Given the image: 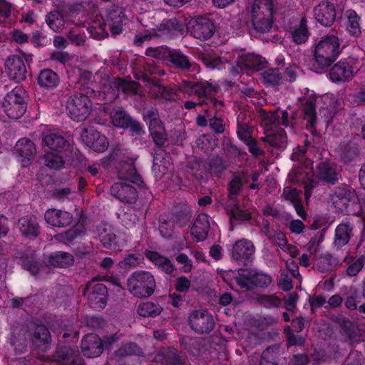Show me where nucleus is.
Returning a JSON list of instances; mask_svg holds the SVG:
<instances>
[{
  "label": "nucleus",
  "instance_id": "nucleus-1",
  "mask_svg": "<svg viewBox=\"0 0 365 365\" xmlns=\"http://www.w3.org/2000/svg\"><path fill=\"white\" fill-rule=\"evenodd\" d=\"M340 53V43L337 36L333 34L323 36L315 46L312 68L316 72H321L329 67Z\"/></svg>",
  "mask_w": 365,
  "mask_h": 365
},
{
  "label": "nucleus",
  "instance_id": "nucleus-2",
  "mask_svg": "<svg viewBox=\"0 0 365 365\" xmlns=\"http://www.w3.org/2000/svg\"><path fill=\"white\" fill-rule=\"evenodd\" d=\"M27 93L21 86H16L9 91L1 103L4 114L9 118L18 119L25 113L27 107Z\"/></svg>",
  "mask_w": 365,
  "mask_h": 365
},
{
  "label": "nucleus",
  "instance_id": "nucleus-3",
  "mask_svg": "<svg viewBox=\"0 0 365 365\" xmlns=\"http://www.w3.org/2000/svg\"><path fill=\"white\" fill-rule=\"evenodd\" d=\"M154 277L147 271L135 272L128 279V289L134 296L148 297L155 289Z\"/></svg>",
  "mask_w": 365,
  "mask_h": 365
},
{
  "label": "nucleus",
  "instance_id": "nucleus-4",
  "mask_svg": "<svg viewBox=\"0 0 365 365\" xmlns=\"http://www.w3.org/2000/svg\"><path fill=\"white\" fill-rule=\"evenodd\" d=\"M66 111L73 120H85L91 112V101L82 94L70 96L66 101Z\"/></svg>",
  "mask_w": 365,
  "mask_h": 365
},
{
  "label": "nucleus",
  "instance_id": "nucleus-5",
  "mask_svg": "<svg viewBox=\"0 0 365 365\" xmlns=\"http://www.w3.org/2000/svg\"><path fill=\"white\" fill-rule=\"evenodd\" d=\"M107 287L96 279L89 282L83 294L87 298L91 307L95 309H103L107 302Z\"/></svg>",
  "mask_w": 365,
  "mask_h": 365
},
{
  "label": "nucleus",
  "instance_id": "nucleus-6",
  "mask_svg": "<svg viewBox=\"0 0 365 365\" xmlns=\"http://www.w3.org/2000/svg\"><path fill=\"white\" fill-rule=\"evenodd\" d=\"M314 176L327 185H333L339 182L340 173L335 163L330 160H324L317 164Z\"/></svg>",
  "mask_w": 365,
  "mask_h": 365
},
{
  "label": "nucleus",
  "instance_id": "nucleus-7",
  "mask_svg": "<svg viewBox=\"0 0 365 365\" xmlns=\"http://www.w3.org/2000/svg\"><path fill=\"white\" fill-rule=\"evenodd\" d=\"M316 21L323 26H331L336 18L334 4L329 1H322L314 8Z\"/></svg>",
  "mask_w": 365,
  "mask_h": 365
},
{
  "label": "nucleus",
  "instance_id": "nucleus-8",
  "mask_svg": "<svg viewBox=\"0 0 365 365\" xmlns=\"http://www.w3.org/2000/svg\"><path fill=\"white\" fill-rule=\"evenodd\" d=\"M81 139L88 147L96 152H103L108 146L106 138L92 127L83 130Z\"/></svg>",
  "mask_w": 365,
  "mask_h": 365
},
{
  "label": "nucleus",
  "instance_id": "nucleus-9",
  "mask_svg": "<svg viewBox=\"0 0 365 365\" xmlns=\"http://www.w3.org/2000/svg\"><path fill=\"white\" fill-rule=\"evenodd\" d=\"M190 324L192 329L200 334L210 331L215 325L214 319L206 311H196L190 317Z\"/></svg>",
  "mask_w": 365,
  "mask_h": 365
},
{
  "label": "nucleus",
  "instance_id": "nucleus-10",
  "mask_svg": "<svg viewBox=\"0 0 365 365\" xmlns=\"http://www.w3.org/2000/svg\"><path fill=\"white\" fill-rule=\"evenodd\" d=\"M15 152L22 166H27L34 159L36 147L30 140L21 138L16 143Z\"/></svg>",
  "mask_w": 365,
  "mask_h": 365
},
{
  "label": "nucleus",
  "instance_id": "nucleus-11",
  "mask_svg": "<svg viewBox=\"0 0 365 365\" xmlns=\"http://www.w3.org/2000/svg\"><path fill=\"white\" fill-rule=\"evenodd\" d=\"M356 196L355 190L346 184L334 187L330 194L331 200L336 206L341 205L346 207L354 201Z\"/></svg>",
  "mask_w": 365,
  "mask_h": 365
},
{
  "label": "nucleus",
  "instance_id": "nucleus-12",
  "mask_svg": "<svg viewBox=\"0 0 365 365\" xmlns=\"http://www.w3.org/2000/svg\"><path fill=\"white\" fill-rule=\"evenodd\" d=\"M5 69L11 79L20 81L26 78V66L21 57L12 56L5 62Z\"/></svg>",
  "mask_w": 365,
  "mask_h": 365
},
{
  "label": "nucleus",
  "instance_id": "nucleus-13",
  "mask_svg": "<svg viewBox=\"0 0 365 365\" xmlns=\"http://www.w3.org/2000/svg\"><path fill=\"white\" fill-rule=\"evenodd\" d=\"M192 34L196 38L206 40L210 38L215 31L213 22L207 17L197 18L192 24Z\"/></svg>",
  "mask_w": 365,
  "mask_h": 365
},
{
  "label": "nucleus",
  "instance_id": "nucleus-14",
  "mask_svg": "<svg viewBox=\"0 0 365 365\" xmlns=\"http://www.w3.org/2000/svg\"><path fill=\"white\" fill-rule=\"evenodd\" d=\"M81 349L83 354L87 357H97L103 351V343L98 336L91 334L84 337Z\"/></svg>",
  "mask_w": 365,
  "mask_h": 365
},
{
  "label": "nucleus",
  "instance_id": "nucleus-15",
  "mask_svg": "<svg viewBox=\"0 0 365 365\" xmlns=\"http://www.w3.org/2000/svg\"><path fill=\"white\" fill-rule=\"evenodd\" d=\"M360 146L355 139L344 140L339 146V154L344 163L356 160L360 155Z\"/></svg>",
  "mask_w": 365,
  "mask_h": 365
},
{
  "label": "nucleus",
  "instance_id": "nucleus-16",
  "mask_svg": "<svg viewBox=\"0 0 365 365\" xmlns=\"http://www.w3.org/2000/svg\"><path fill=\"white\" fill-rule=\"evenodd\" d=\"M73 217L71 213L56 209H49L45 212L46 222L53 227H65L72 221Z\"/></svg>",
  "mask_w": 365,
  "mask_h": 365
},
{
  "label": "nucleus",
  "instance_id": "nucleus-17",
  "mask_svg": "<svg viewBox=\"0 0 365 365\" xmlns=\"http://www.w3.org/2000/svg\"><path fill=\"white\" fill-rule=\"evenodd\" d=\"M353 68L346 61H340L334 64L329 71V76L334 82L349 80L353 76Z\"/></svg>",
  "mask_w": 365,
  "mask_h": 365
},
{
  "label": "nucleus",
  "instance_id": "nucleus-18",
  "mask_svg": "<svg viewBox=\"0 0 365 365\" xmlns=\"http://www.w3.org/2000/svg\"><path fill=\"white\" fill-rule=\"evenodd\" d=\"M210 228L209 217L206 214H200L190 229V234L196 242L204 240Z\"/></svg>",
  "mask_w": 365,
  "mask_h": 365
},
{
  "label": "nucleus",
  "instance_id": "nucleus-19",
  "mask_svg": "<svg viewBox=\"0 0 365 365\" xmlns=\"http://www.w3.org/2000/svg\"><path fill=\"white\" fill-rule=\"evenodd\" d=\"M353 225L349 222L340 223L335 229L333 245L337 250L347 245L353 237Z\"/></svg>",
  "mask_w": 365,
  "mask_h": 365
},
{
  "label": "nucleus",
  "instance_id": "nucleus-20",
  "mask_svg": "<svg viewBox=\"0 0 365 365\" xmlns=\"http://www.w3.org/2000/svg\"><path fill=\"white\" fill-rule=\"evenodd\" d=\"M110 192L115 197L128 203L134 202L137 199L135 189L125 183H115L111 187Z\"/></svg>",
  "mask_w": 365,
  "mask_h": 365
},
{
  "label": "nucleus",
  "instance_id": "nucleus-21",
  "mask_svg": "<svg viewBox=\"0 0 365 365\" xmlns=\"http://www.w3.org/2000/svg\"><path fill=\"white\" fill-rule=\"evenodd\" d=\"M144 118L148 122L150 133L153 140L157 145H163L166 140L165 129L157 115L153 112L152 115H145Z\"/></svg>",
  "mask_w": 365,
  "mask_h": 365
},
{
  "label": "nucleus",
  "instance_id": "nucleus-22",
  "mask_svg": "<svg viewBox=\"0 0 365 365\" xmlns=\"http://www.w3.org/2000/svg\"><path fill=\"white\" fill-rule=\"evenodd\" d=\"M45 133L43 142L51 151H60L66 145L65 139L56 130H51L47 125L43 126Z\"/></svg>",
  "mask_w": 365,
  "mask_h": 365
},
{
  "label": "nucleus",
  "instance_id": "nucleus-23",
  "mask_svg": "<svg viewBox=\"0 0 365 365\" xmlns=\"http://www.w3.org/2000/svg\"><path fill=\"white\" fill-rule=\"evenodd\" d=\"M171 170L170 158L163 150L155 152L153 156V171L158 178H162L169 170Z\"/></svg>",
  "mask_w": 365,
  "mask_h": 365
},
{
  "label": "nucleus",
  "instance_id": "nucleus-24",
  "mask_svg": "<svg viewBox=\"0 0 365 365\" xmlns=\"http://www.w3.org/2000/svg\"><path fill=\"white\" fill-rule=\"evenodd\" d=\"M87 24V30L93 38L100 39L108 36L107 24L105 23L101 16L96 14L95 16L91 17Z\"/></svg>",
  "mask_w": 365,
  "mask_h": 365
},
{
  "label": "nucleus",
  "instance_id": "nucleus-25",
  "mask_svg": "<svg viewBox=\"0 0 365 365\" xmlns=\"http://www.w3.org/2000/svg\"><path fill=\"white\" fill-rule=\"evenodd\" d=\"M97 237L105 247L119 250L123 247V245L115 242V235L108 225H103L97 229Z\"/></svg>",
  "mask_w": 365,
  "mask_h": 365
},
{
  "label": "nucleus",
  "instance_id": "nucleus-26",
  "mask_svg": "<svg viewBox=\"0 0 365 365\" xmlns=\"http://www.w3.org/2000/svg\"><path fill=\"white\" fill-rule=\"evenodd\" d=\"M232 259L237 262H245L251 255V244L247 240H240L233 245L231 251Z\"/></svg>",
  "mask_w": 365,
  "mask_h": 365
},
{
  "label": "nucleus",
  "instance_id": "nucleus-27",
  "mask_svg": "<svg viewBox=\"0 0 365 365\" xmlns=\"http://www.w3.org/2000/svg\"><path fill=\"white\" fill-rule=\"evenodd\" d=\"M17 227L21 235L28 239L36 237L39 234V226L34 218L25 217L21 218L17 224Z\"/></svg>",
  "mask_w": 365,
  "mask_h": 365
},
{
  "label": "nucleus",
  "instance_id": "nucleus-28",
  "mask_svg": "<svg viewBox=\"0 0 365 365\" xmlns=\"http://www.w3.org/2000/svg\"><path fill=\"white\" fill-rule=\"evenodd\" d=\"M272 12L259 11L252 14V26L255 31L259 33L269 31L272 25Z\"/></svg>",
  "mask_w": 365,
  "mask_h": 365
},
{
  "label": "nucleus",
  "instance_id": "nucleus-29",
  "mask_svg": "<svg viewBox=\"0 0 365 365\" xmlns=\"http://www.w3.org/2000/svg\"><path fill=\"white\" fill-rule=\"evenodd\" d=\"M38 84L46 89H53L58 86L60 80L58 74L51 69L42 70L38 76Z\"/></svg>",
  "mask_w": 365,
  "mask_h": 365
},
{
  "label": "nucleus",
  "instance_id": "nucleus-30",
  "mask_svg": "<svg viewBox=\"0 0 365 365\" xmlns=\"http://www.w3.org/2000/svg\"><path fill=\"white\" fill-rule=\"evenodd\" d=\"M108 16L109 18L108 27L111 33L114 35L120 34L122 31L123 25L125 24L124 21H126L123 9L118 8L111 11Z\"/></svg>",
  "mask_w": 365,
  "mask_h": 365
},
{
  "label": "nucleus",
  "instance_id": "nucleus-31",
  "mask_svg": "<svg viewBox=\"0 0 365 365\" xmlns=\"http://www.w3.org/2000/svg\"><path fill=\"white\" fill-rule=\"evenodd\" d=\"M254 113L255 115L259 116L262 125H264L267 130H274V127L277 128V120H279V118L278 112L269 113L260 108H256L255 110H252V114Z\"/></svg>",
  "mask_w": 365,
  "mask_h": 365
},
{
  "label": "nucleus",
  "instance_id": "nucleus-32",
  "mask_svg": "<svg viewBox=\"0 0 365 365\" xmlns=\"http://www.w3.org/2000/svg\"><path fill=\"white\" fill-rule=\"evenodd\" d=\"M270 131L271 133L267 134L262 140L274 148H281L285 147L287 143L285 131L278 128Z\"/></svg>",
  "mask_w": 365,
  "mask_h": 365
},
{
  "label": "nucleus",
  "instance_id": "nucleus-33",
  "mask_svg": "<svg viewBox=\"0 0 365 365\" xmlns=\"http://www.w3.org/2000/svg\"><path fill=\"white\" fill-rule=\"evenodd\" d=\"M145 257L155 266L166 273H171L174 269L171 262L167 257L160 255L156 252L147 251L145 252Z\"/></svg>",
  "mask_w": 365,
  "mask_h": 365
},
{
  "label": "nucleus",
  "instance_id": "nucleus-34",
  "mask_svg": "<svg viewBox=\"0 0 365 365\" xmlns=\"http://www.w3.org/2000/svg\"><path fill=\"white\" fill-rule=\"evenodd\" d=\"M280 346L273 344L264 349L261 356L259 365H279Z\"/></svg>",
  "mask_w": 365,
  "mask_h": 365
},
{
  "label": "nucleus",
  "instance_id": "nucleus-35",
  "mask_svg": "<svg viewBox=\"0 0 365 365\" xmlns=\"http://www.w3.org/2000/svg\"><path fill=\"white\" fill-rule=\"evenodd\" d=\"M244 115L240 113L237 116L238 129L237 135L239 138L247 146L248 150L251 152V130L248 123H245Z\"/></svg>",
  "mask_w": 365,
  "mask_h": 365
},
{
  "label": "nucleus",
  "instance_id": "nucleus-36",
  "mask_svg": "<svg viewBox=\"0 0 365 365\" xmlns=\"http://www.w3.org/2000/svg\"><path fill=\"white\" fill-rule=\"evenodd\" d=\"M344 262L347 265L346 274L350 277L356 276L362 269L365 264V257L346 256Z\"/></svg>",
  "mask_w": 365,
  "mask_h": 365
},
{
  "label": "nucleus",
  "instance_id": "nucleus-37",
  "mask_svg": "<svg viewBox=\"0 0 365 365\" xmlns=\"http://www.w3.org/2000/svg\"><path fill=\"white\" fill-rule=\"evenodd\" d=\"M307 23L306 17H302L298 26L291 32L292 40L297 44L305 43L309 38V33Z\"/></svg>",
  "mask_w": 365,
  "mask_h": 365
},
{
  "label": "nucleus",
  "instance_id": "nucleus-38",
  "mask_svg": "<svg viewBox=\"0 0 365 365\" xmlns=\"http://www.w3.org/2000/svg\"><path fill=\"white\" fill-rule=\"evenodd\" d=\"M252 300L259 306L264 307L267 309L273 307H279L282 304V300L280 297L275 294H261L252 296Z\"/></svg>",
  "mask_w": 365,
  "mask_h": 365
},
{
  "label": "nucleus",
  "instance_id": "nucleus-39",
  "mask_svg": "<svg viewBox=\"0 0 365 365\" xmlns=\"http://www.w3.org/2000/svg\"><path fill=\"white\" fill-rule=\"evenodd\" d=\"M50 334L44 325H38L34 332V342L42 350L47 349L50 342Z\"/></svg>",
  "mask_w": 365,
  "mask_h": 365
},
{
  "label": "nucleus",
  "instance_id": "nucleus-40",
  "mask_svg": "<svg viewBox=\"0 0 365 365\" xmlns=\"http://www.w3.org/2000/svg\"><path fill=\"white\" fill-rule=\"evenodd\" d=\"M48 263L57 267H67L73 264V257L66 252H56L50 256Z\"/></svg>",
  "mask_w": 365,
  "mask_h": 365
},
{
  "label": "nucleus",
  "instance_id": "nucleus-41",
  "mask_svg": "<svg viewBox=\"0 0 365 365\" xmlns=\"http://www.w3.org/2000/svg\"><path fill=\"white\" fill-rule=\"evenodd\" d=\"M162 310L159 304L152 302L141 303L138 307V313L143 317H155L161 313Z\"/></svg>",
  "mask_w": 365,
  "mask_h": 365
},
{
  "label": "nucleus",
  "instance_id": "nucleus-42",
  "mask_svg": "<svg viewBox=\"0 0 365 365\" xmlns=\"http://www.w3.org/2000/svg\"><path fill=\"white\" fill-rule=\"evenodd\" d=\"M302 110L303 118L307 122V126L309 125L311 129L315 130L317 122L315 103L312 101H307L302 105Z\"/></svg>",
  "mask_w": 365,
  "mask_h": 365
},
{
  "label": "nucleus",
  "instance_id": "nucleus-43",
  "mask_svg": "<svg viewBox=\"0 0 365 365\" xmlns=\"http://www.w3.org/2000/svg\"><path fill=\"white\" fill-rule=\"evenodd\" d=\"M346 16L348 19L347 31L353 36H359L361 33L359 24L360 17L354 10H348L346 11Z\"/></svg>",
  "mask_w": 365,
  "mask_h": 365
},
{
  "label": "nucleus",
  "instance_id": "nucleus-44",
  "mask_svg": "<svg viewBox=\"0 0 365 365\" xmlns=\"http://www.w3.org/2000/svg\"><path fill=\"white\" fill-rule=\"evenodd\" d=\"M110 118L112 124L117 128H125L129 126L130 118L120 108L114 109Z\"/></svg>",
  "mask_w": 365,
  "mask_h": 365
},
{
  "label": "nucleus",
  "instance_id": "nucleus-45",
  "mask_svg": "<svg viewBox=\"0 0 365 365\" xmlns=\"http://www.w3.org/2000/svg\"><path fill=\"white\" fill-rule=\"evenodd\" d=\"M165 25H160V29L157 30L154 29H148L145 31V34H139L135 38V44L140 46L143 41L150 39L154 36H161L167 34Z\"/></svg>",
  "mask_w": 365,
  "mask_h": 365
},
{
  "label": "nucleus",
  "instance_id": "nucleus-46",
  "mask_svg": "<svg viewBox=\"0 0 365 365\" xmlns=\"http://www.w3.org/2000/svg\"><path fill=\"white\" fill-rule=\"evenodd\" d=\"M48 26L55 32H59L64 26L65 19L58 11L49 13L46 18Z\"/></svg>",
  "mask_w": 365,
  "mask_h": 365
},
{
  "label": "nucleus",
  "instance_id": "nucleus-47",
  "mask_svg": "<svg viewBox=\"0 0 365 365\" xmlns=\"http://www.w3.org/2000/svg\"><path fill=\"white\" fill-rule=\"evenodd\" d=\"M264 83L278 85L282 79V73L277 68H270L259 74Z\"/></svg>",
  "mask_w": 365,
  "mask_h": 365
},
{
  "label": "nucleus",
  "instance_id": "nucleus-48",
  "mask_svg": "<svg viewBox=\"0 0 365 365\" xmlns=\"http://www.w3.org/2000/svg\"><path fill=\"white\" fill-rule=\"evenodd\" d=\"M272 282V278L267 273L252 271V287L267 288Z\"/></svg>",
  "mask_w": 365,
  "mask_h": 365
},
{
  "label": "nucleus",
  "instance_id": "nucleus-49",
  "mask_svg": "<svg viewBox=\"0 0 365 365\" xmlns=\"http://www.w3.org/2000/svg\"><path fill=\"white\" fill-rule=\"evenodd\" d=\"M112 87L117 91H122L125 93H136L138 91V84L132 81L117 79L112 82Z\"/></svg>",
  "mask_w": 365,
  "mask_h": 365
},
{
  "label": "nucleus",
  "instance_id": "nucleus-50",
  "mask_svg": "<svg viewBox=\"0 0 365 365\" xmlns=\"http://www.w3.org/2000/svg\"><path fill=\"white\" fill-rule=\"evenodd\" d=\"M168 58L169 61L177 67L188 68L190 63L185 56L177 51H168Z\"/></svg>",
  "mask_w": 365,
  "mask_h": 365
},
{
  "label": "nucleus",
  "instance_id": "nucleus-51",
  "mask_svg": "<svg viewBox=\"0 0 365 365\" xmlns=\"http://www.w3.org/2000/svg\"><path fill=\"white\" fill-rule=\"evenodd\" d=\"M58 152L59 151H51L46 155L45 162L46 166L54 169H58L63 167V161L62 157L59 155Z\"/></svg>",
  "mask_w": 365,
  "mask_h": 365
},
{
  "label": "nucleus",
  "instance_id": "nucleus-52",
  "mask_svg": "<svg viewBox=\"0 0 365 365\" xmlns=\"http://www.w3.org/2000/svg\"><path fill=\"white\" fill-rule=\"evenodd\" d=\"M201 59L207 67L218 70L225 68V63L220 58L210 53L202 55Z\"/></svg>",
  "mask_w": 365,
  "mask_h": 365
},
{
  "label": "nucleus",
  "instance_id": "nucleus-53",
  "mask_svg": "<svg viewBox=\"0 0 365 365\" xmlns=\"http://www.w3.org/2000/svg\"><path fill=\"white\" fill-rule=\"evenodd\" d=\"M251 272L249 269H240L236 277V282L242 289H249L251 285Z\"/></svg>",
  "mask_w": 365,
  "mask_h": 365
},
{
  "label": "nucleus",
  "instance_id": "nucleus-54",
  "mask_svg": "<svg viewBox=\"0 0 365 365\" xmlns=\"http://www.w3.org/2000/svg\"><path fill=\"white\" fill-rule=\"evenodd\" d=\"M272 0H255L252 4V14L264 11L266 13L272 12Z\"/></svg>",
  "mask_w": 365,
  "mask_h": 365
},
{
  "label": "nucleus",
  "instance_id": "nucleus-55",
  "mask_svg": "<svg viewBox=\"0 0 365 365\" xmlns=\"http://www.w3.org/2000/svg\"><path fill=\"white\" fill-rule=\"evenodd\" d=\"M174 354V351H168L164 349L161 350L159 353H158L155 356L150 355L148 357V359L157 362H160L163 364H168L169 363H173V356Z\"/></svg>",
  "mask_w": 365,
  "mask_h": 365
},
{
  "label": "nucleus",
  "instance_id": "nucleus-56",
  "mask_svg": "<svg viewBox=\"0 0 365 365\" xmlns=\"http://www.w3.org/2000/svg\"><path fill=\"white\" fill-rule=\"evenodd\" d=\"M301 192V190L290 186H287L283 189L282 196L284 198L285 200L289 201L292 204H293L301 200L299 197Z\"/></svg>",
  "mask_w": 365,
  "mask_h": 365
},
{
  "label": "nucleus",
  "instance_id": "nucleus-57",
  "mask_svg": "<svg viewBox=\"0 0 365 365\" xmlns=\"http://www.w3.org/2000/svg\"><path fill=\"white\" fill-rule=\"evenodd\" d=\"M304 188L305 200L307 202L312 196L313 189L316 188L319 185V180L314 179L313 176H307L304 181H303Z\"/></svg>",
  "mask_w": 365,
  "mask_h": 365
},
{
  "label": "nucleus",
  "instance_id": "nucleus-58",
  "mask_svg": "<svg viewBox=\"0 0 365 365\" xmlns=\"http://www.w3.org/2000/svg\"><path fill=\"white\" fill-rule=\"evenodd\" d=\"M143 260V257L140 255H129L122 262L120 266L122 268L128 269L140 264Z\"/></svg>",
  "mask_w": 365,
  "mask_h": 365
},
{
  "label": "nucleus",
  "instance_id": "nucleus-59",
  "mask_svg": "<svg viewBox=\"0 0 365 365\" xmlns=\"http://www.w3.org/2000/svg\"><path fill=\"white\" fill-rule=\"evenodd\" d=\"M192 90L199 96H212L215 91V88L208 83H202L194 85Z\"/></svg>",
  "mask_w": 365,
  "mask_h": 365
},
{
  "label": "nucleus",
  "instance_id": "nucleus-60",
  "mask_svg": "<svg viewBox=\"0 0 365 365\" xmlns=\"http://www.w3.org/2000/svg\"><path fill=\"white\" fill-rule=\"evenodd\" d=\"M80 235V232L78 227L76 226L73 229L64 232L59 234L56 236V239L63 243H68L73 240L76 237Z\"/></svg>",
  "mask_w": 365,
  "mask_h": 365
},
{
  "label": "nucleus",
  "instance_id": "nucleus-61",
  "mask_svg": "<svg viewBox=\"0 0 365 365\" xmlns=\"http://www.w3.org/2000/svg\"><path fill=\"white\" fill-rule=\"evenodd\" d=\"M307 175L308 174L305 173L302 168H298L294 169L292 173H289V178L292 183L298 184L303 182Z\"/></svg>",
  "mask_w": 365,
  "mask_h": 365
},
{
  "label": "nucleus",
  "instance_id": "nucleus-62",
  "mask_svg": "<svg viewBox=\"0 0 365 365\" xmlns=\"http://www.w3.org/2000/svg\"><path fill=\"white\" fill-rule=\"evenodd\" d=\"M359 298V292L356 290H353L346 297L344 305L350 310H355L357 309V299Z\"/></svg>",
  "mask_w": 365,
  "mask_h": 365
},
{
  "label": "nucleus",
  "instance_id": "nucleus-63",
  "mask_svg": "<svg viewBox=\"0 0 365 365\" xmlns=\"http://www.w3.org/2000/svg\"><path fill=\"white\" fill-rule=\"evenodd\" d=\"M177 262L180 264L181 269L184 272H190L192 268V261L185 254H180L176 257Z\"/></svg>",
  "mask_w": 365,
  "mask_h": 365
},
{
  "label": "nucleus",
  "instance_id": "nucleus-64",
  "mask_svg": "<svg viewBox=\"0 0 365 365\" xmlns=\"http://www.w3.org/2000/svg\"><path fill=\"white\" fill-rule=\"evenodd\" d=\"M277 285L283 291L290 290L293 287L291 278L284 272L281 273Z\"/></svg>",
  "mask_w": 365,
  "mask_h": 365
}]
</instances>
